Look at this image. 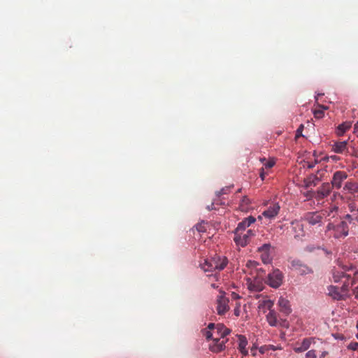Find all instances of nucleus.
<instances>
[{"label": "nucleus", "mask_w": 358, "mask_h": 358, "mask_svg": "<svg viewBox=\"0 0 358 358\" xmlns=\"http://www.w3.org/2000/svg\"><path fill=\"white\" fill-rule=\"evenodd\" d=\"M331 273L334 282H342L343 284L341 288L329 286L328 295L334 300H345L349 296L350 288L358 282V270L350 263L338 260Z\"/></svg>", "instance_id": "obj_1"}, {"label": "nucleus", "mask_w": 358, "mask_h": 358, "mask_svg": "<svg viewBox=\"0 0 358 358\" xmlns=\"http://www.w3.org/2000/svg\"><path fill=\"white\" fill-rule=\"evenodd\" d=\"M349 224L350 223L346 219V215L339 221L329 222L324 231L325 235L336 239L344 238L349 234Z\"/></svg>", "instance_id": "obj_2"}, {"label": "nucleus", "mask_w": 358, "mask_h": 358, "mask_svg": "<svg viewBox=\"0 0 358 358\" xmlns=\"http://www.w3.org/2000/svg\"><path fill=\"white\" fill-rule=\"evenodd\" d=\"M228 264V260L225 257L215 255L210 259H204L203 263L200 264L201 268L205 272H210L213 271H222Z\"/></svg>", "instance_id": "obj_3"}, {"label": "nucleus", "mask_w": 358, "mask_h": 358, "mask_svg": "<svg viewBox=\"0 0 358 358\" xmlns=\"http://www.w3.org/2000/svg\"><path fill=\"white\" fill-rule=\"evenodd\" d=\"M338 210V207L333 206L329 210H324L320 212H308L304 215V220L311 225L320 224L324 218L328 216L334 217Z\"/></svg>", "instance_id": "obj_4"}, {"label": "nucleus", "mask_w": 358, "mask_h": 358, "mask_svg": "<svg viewBox=\"0 0 358 358\" xmlns=\"http://www.w3.org/2000/svg\"><path fill=\"white\" fill-rule=\"evenodd\" d=\"M225 292L223 291H220L219 295H217L216 298V311L219 315H224L226 313H227L229 309V299L226 297Z\"/></svg>", "instance_id": "obj_5"}, {"label": "nucleus", "mask_w": 358, "mask_h": 358, "mask_svg": "<svg viewBox=\"0 0 358 358\" xmlns=\"http://www.w3.org/2000/svg\"><path fill=\"white\" fill-rule=\"evenodd\" d=\"M231 331L227 328L223 324H217L213 331H207L205 336L207 340L215 338V337H220L222 339L230 334Z\"/></svg>", "instance_id": "obj_6"}, {"label": "nucleus", "mask_w": 358, "mask_h": 358, "mask_svg": "<svg viewBox=\"0 0 358 358\" xmlns=\"http://www.w3.org/2000/svg\"><path fill=\"white\" fill-rule=\"evenodd\" d=\"M283 274L279 269H274L269 273L266 282L273 288H278L282 283Z\"/></svg>", "instance_id": "obj_7"}, {"label": "nucleus", "mask_w": 358, "mask_h": 358, "mask_svg": "<svg viewBox=\"0 0 358 358\" xmlns=\"http://www.w3.org/2000/svg\"><path fill=\"white\" fill-rule=\"evenodd\" d=\"M254 236L255 233L251 229L248 230L245 233H243V231H234V241L236 245L244 247L249 243L250 238Z\"/></svg>", "instance_id": "obj_8"}, {"label": "nucleus", "mask_w": 358, "mask_h": 358, "mask_svg": "<svg viewBox=\"0 0 358 358\" xmlns=\"http://www.w3.org/2000/svg\"><path fill=\"white\" fill-rule=\"evenodd\" d=\"M348 175L345 171H337L332 177L330 185L333 188L339 189L342 187L343 182L347 179Z\"/></svg>", "instance_id": "obj_9"}, {"label": "nucleus", "mask_w": 358, "mask_h": 358, "mask_svg": "<svg viewBox=\"0 0 358 358\" xmlns=\"http://www.w3.org/2000/svg\"><path fill=\"white\" fill-rule=\"evenodd\" d=\"M210 340H212V343L209 345V350L214 353L223 351L226 348L225 343L228 341L227 338L222 339L220 337H215Z\"/></svg>", "instance_id": "obj_10"}, {"label": "nucleus", "mask_w": 358, "mask_h": 358, "mask_svg": "<svg viewBox=\"0 0 358 358\" xmlns=\"http://www.w3.org/2000/svg\"><path fill=\"white\" fill-rule=\"evenodd\" d=\"M332 189L330 183L324 182L316 192H313V196L318 201L323 199L329 195Z\"/></svg>", "instance_id": "obj_11"}, {"label": "nucleus", "mask_w": 358, "mask_h": 358, "mask_svg": "<svg viewBox=\"0 0 358 358\" xmlns=\"http://www.w3.org/2000/svg\"><path fill=\"white\" fill-rule=\"evenodd\" d=\"M313 342V338H305L302 340L301 342H296L294 344L293 350L296 353L303 352L310 348L311 344Z\"/></svg>", "instance_id": "obj_12"}, {"label": "nucleus", "mask_w": 358, "mask_h": 358, "mask_svg": "<svg viewBox=\"0 0 358 358\" xmlns=\"http://www.w3.org/2000/svg\"><path fill=\"white\" fill-rule=\"evenodd\" d=\"M280 206L278 203H271L266 210H265L262 215L268 219L274 218L278 213Z\"/></svg>", "instance_id": "obj_13"}, {"label": "nucleus", "mask_w": 358, "mask_h": 358, "mask_svg": "<svg viewBox=\"0 0 358 358\" xmlns=\"http://www.w3.org/2000/svg\"><path fill=\"white\" fill-rule=\"evenodd\" d=\"M292 266L301 275H306L313 272L308 266L302 264L299 260H293L292 262Z\"/></svg>", "instance_id": "obj_14"}, {"label": "nucleus", "mask_w": 358, "mask_h": 358, "mask_svg": "<svg viewBox=\"0 0 358 358\" xmlns=\"http://www.w3.org/2000/svg\"><path fill=\"white\" fill-rule=\"evenodd\" d=\"M348 208L350 209V214L346 215V219H348L350 224H352V221L358 222V203L351 202L348 204Z\"/></svg>", "instance_id": "obj_15"}, {"label": "nucleus", "mask_w": 358, "mask_h": 358, "mask_svg": "<svg viewBox=\"0 0 358 358\" xmlns=\"http://www.w3.org/2000/svg\"><path fill=\"white\" fill-rule=\"evenodd\" d=\"M256 219L252 216H249L245 218L242 222H239L235 231L241 232L244 231L245 229L250 227L255 222Z\"/></svg>", "instance_id": "obj_16"}, {"label": "nucleus", "mask_w": 358, "mask_h": 358, "mask_svg": "<svg viewBox=\"0 0 358 358\" xmlns=\"http://www.w3.org/2000/svg\"><path fill=\"white\" fill-rule=\"evenodd\" d=\"M278 303L280 312L283 313L286 315L291 313L292 310L290 308L289 301L287 299L283 297H280Z\"/></svg>", "instance_id": "obj_17"}, {"label": "nucleus", "mask_w": 358, "mask_h": 358, "mask_svg": "<svg viewBox=\"0 0 358 358\" xmlns=\"http://www.w3.org/2000/svg\"><path fill=\"white\" fill-rule=\"evenodd\" d=\"M238 350L243 355L246 356L248 355V351L246 349L248 345V340L245 336L238 335Z\"/></svg>", "instance_id": "obj_18"}, {"label": "nucleus", "mask_w": 358, "mask_h": 358, "mask_svg": "<svg viewBox=\"0 0 358 358\" xmlns=\"http://www.w3.org/2000/svg\"><path fill=\"white\" fill-rule=\"evenodd\" d=\"M347 141L336 142L332 145V150L338 154H343L348 152Z\"/></svg>", "instance_id": "obj_19"}, {"label": "nucleus", "mask_w": 358, "mask_h": 358, "mask_svg": "<svg viewBox=\"0 0 358 358\" xmlns=\"http://www.w3.org/2000/svg\"><path fill=\"white\" fill-rule=\"evenodd\" d=\"M292 229L295 233L294 237L296 238H299L304 235L303 231V226L299 222H292Z\"/></svg>", "instance_id": "obj_20"}, {"label": "nucleus", "mask_w": 358, "mask_h": 358, "mask_svg": "<svg viewBox=\"0 0 358 358\" xmlns=\"http://www.w3.org/2000/svg\"><path fill=\"white\" fill-rule=\"evenodd\" d=\"M274 305V303L273 301L270 299H266L259 303V308L262 310L264 313H266V310H274L273 309V306Z\"/></svg>", "instance_id": "obj_21"}, {"label": "nucleus", "mask_w": 358, "mask_h": 358, "mask_svg": "<svg viewBox=\"0 0 358 358\" xmlns=\"http://www.w3.org/2000/svg\"><path fill=\"white\" fill-rule=\"evenodd\" d=\"M266 320L270 326L275 327L278 324L277 313L275 310H271L266 315Z\"/></svg>", "instance_id": "obj_22"}, {"label": "nucleus", "mask_w": 358, "mask_h": 358, "mask_svg": "<svg viewBox=\"0 0 358 358\" xmlns=\"http://www.w3.org/2000/svg\"><path fill=\"white\" fill-rule=\"evenodd\" d=\"M352 126L351 122H345L341 124H339L337 127L336 134L338 136H341L344 134V133L348 131Z\"/></svg>", "instance_id": "obj_23"}, {"label": "nucleus", "mask_w": 358, "mask_h": 358, "mask_svg": "<svg viewBox=\"0 0 358 358\" xmlns=\"http://www.w3.org/2000/svg\"><path fill=\"white\" fill-rule=\"evenodd\" d=\"M318 178L317 176L313 175L309 178H306L304 180L306 187H310L311 186H315L317 185V182L318 181Z\"/></svg>", "instance_id": "obj_24"}, {"label": "nucleus", "mask_w": 358, "mask_h": 358, "mask_svg": "<svg viewBox=\"0 0 358 358\" xmlns=\"http://www.w3.org/2000/svg\"><path fill=\"white\" fill-rule=\"evenodd\" d=\"M263 285L259 281L255 280L249 285V289L251 291L260 292L263 289Z\"/></svg>", "instance_id": "obj_25"}, {"label": "nucleus", "mask_w": 358, "mask_h": 358, "mask_svg": "<svg viewBox=\"0 0 358 358\" xmlns=\"http://www.w3.org/2000/svg\"><path fill=\"white\" fill-rule=\"evenodd\" d=\"M343 189L351 192H357V183L348 181L345 184Z\"/></svg>", "instance_id": "obj_26"}, {"label": "nucleus", "mask_w": 358, "mask_h": 358, "mask_svg": "<svg viewBox=\"0 0 358 358\" xmlns=\"http://www.w3.org/2000/svg\"><path fill=\"white\" fill-rule=\"evenodd\" d=\"M261 161L263 162L264 169H271L274 164L275 162L272 159L266 161L265 158L261 159Z\"/></svg>", "instance_id": "obj_27"}, {"label": "nucleus", "mask_w": 358, "mask_h": 358, "mask_svg": "<svg viewBox=\"0 0 358 358\" xmlns=\"http://www.w3.org/2000/svg\"><path fill=\"white\" fill-rule=\"evenodd\" d=\"M206 223L202 222L196 225V229L199 232H205L206 231V228L205 227Z\"/></svg>", "instance_id": "obj_28"}, {"label": "nucleus", "mask_w": 358, "mask_h": 358, "mask_svg": "<svg viewBox=\"0 0 358 358\" xmlns=\"http://www.w3.org/2000/svg\"><path fill=\"white\" fill-rule=\"evenodd\" d=\"M270 248H271V245L268 243H265L259 248V251H261V252H263L265 253H268Z\"/></svg>", "instance_id": "obj_29"}, {"label": "nucleus", "mask_w": 358, "mask_h": 358, "mask_svg": "<svg viewBox=\"0 0 358 358\" xmlns=\"http://www.w3.org/2000/svg\"><path fill=\"white\" fill-rule=\"evenodd\" d=\"M305 358H317L315 350H310L306 353Z\"/></svg>", "instance_id": "obj_30"}, {"label": "nucleus", "mask_w": 358, "mask_h": 358, "mask_svg": "<svg viewBox=\"0 0 358 358\" xmlns=\"http://www.w3.org/2000/svg\"><path fill=\"white\" fill-rule=\"evenodd\" d=\"M314 116L315 118H322L324 116L323 110H317L314 112Z\"/></svg>", "instance_id": "obj_31"}, {"label": "nucleus", "mask_w": 358, "mask_h": 358, "mask_svg": "<svg viewBox=\"0 0 358 358\" xmlns=\"http://www.w3.org/2000/svg\"><path fill=\"white\" fill-rule=\"evenodd\" d=\"M348 348L352 350H358V343H357V342L350 343L348 345Z\"/></svg>", "instance_id": "obj_32"}, {"label": "nucleus", "mask_w": 358, "mask_h": 358, "mask_svg": "<svg viewBox=\"0 0 358 358\" xmlns=\"http://www.w3.org/2000/svg\"><path fill=\"white\" fill-rule=\"evenodd\" d=\"M262 259L264 262V263H265V264L268 263V261H269V255H268V253L264 252L262 255Z\"/></svg>", "instance_id": "obj_33"}, {"label": "nucleus", "mask_w": 358, "mask_h": 358, "mask_svg": "<svg viewBox=\"0 0 358 358\" xmlns=\"http://www.w3.org/2000/svg\"><path fill=\"white\" fill-rule=\"evenodd\" d=\"M303 129V125L301 124L296 130V137L299 138L302 136V131Z\"/></svg>", "instance_id": "obj_34"}, {"label": "nucleus", "mask_w": 358, "mask_h": 358, "mask_svg": "<svg viewBox=\"0 0 358 358\" xmlns=\"http://www.w3.org/2000/svg\"><path fill=\"white\" fill-rule=\"evenodd\" d=\"M267 175V173L264 171V167H262L260 170L259 176L262 180H264L265 176Z\"/></svg>", "instance_id": "obj_35"}, {"label": "nucleus", "mask_w": 358, "mask_h": 358, "mask_svg": "<svg viewBox=\"0 0 358 358\" xmlns=\"http://www.w3.org/2000/svg\"><path fill=\"white\" fill-rule=\"evenodd\" d=\"M250 203V199L247 196H243L241 201V206L248 205Z\"/></svg>", "instance_id": "obj_36"}, {"label": "nucleus", "mask_w": 358, "mask_h": 358, "mask_svg": "<svg viewBox=\"0 0 358 358\" xmlns=\"http://www.w3.org/2000/svg\"><path fill=\"white\" fill-rule=\"evenodd\" d=\"M316 163H317V161H315V162H308L307 163L308 169H313L315 166Z\"/></svg>", "instance_id": "obj_37"}, {"label": "nucleus", "mask_w": 358, "mask_h": 358, "mask_svg": "<svg viewBox=\"0 0 358 358\" xmlns=\"http://www.w3.org/2000/svg\"><path fill=\"white\" fill-rule=\"evenodd\" d=\"M353 294L355 297L358 299V285L353 289Z\"/></svg>", "instance_id": "obj_38"}, {"label": "nucleus", "mask_w": 358, "mask_h": 358, "mask_svg": "<svg viewBox=\"0 0 358 358\" xmlns=\"http://www.w3.org/2000/svg\"><path fill=\"white\" fill-rule=\"evenodd\" d=\"M216 327V325L213 323H210L208 326V329L210 330V331H213L214 329V328Z\"/></svg>", "instance_id": "obj_39"}, {"label": "nucleus", "mask_w": 358, "mask_h": 358, "mask_svg": "<svg viewBox=\"0 0 358 358\" xmlns=\"http://www.w3.org/2000/svg\"><path fill=\"white\" fill-rule=\"evenodd\" d=\"M234 315H235L236 316H237V317H238V316H239V315H240V309H239V308H238V307H237V308H236L234 309Z\"/></svg>", "instance_id": "obj_40"}, {"label": "nucleus", "mask_w": 358, "mask_h": 358, "mask_svg": "<svg viewBox=\"0 0 358 358\" xmlns=\"http://www.w3.org/2000/svg\"><path fill=\"white\" fill-rule=\"evenodd\" d=\"M328 355V352L327 351H323L322 352L320 356V358H324L327 355Z\"/></svg>", "instance_id": "obj_41"}, {"label": "nucleus", "mask_w": 358, "mask_h": 358, "mask_svg": "<svg viewBox=\"0 0 358 358\" xmlns=\"http://www.w3.org/2000/svg\"><path fill=\"white\" fill-rule=\"evenodd\" d=\"M354 129H355V132H357L358 131V121L357 122V123L355 124V127H354Z\"/></svg>", "instance_id": "obj_42"}, {"label": "nucleus", "mask_w": 358, "mask_h": 358, "mask_svg": "<svg viewBox=\"0 0 358 358\" xmlns=\"http://www.w3.org/2000/svg\"><path fill=\"white\" fill-rule=\"evenodd\" d=\"M226 191L227 189H222L221 191L219 192L218 195H220V194H225L226 193Z\"/></svg>", "instance_id": "obj_43"}, {"label": "nucleus", "mask_w": 358, "mask_h": 358, "mask_svg": "<svg viewBox=\"0 0 358 358\" xmlns=\"http://www.w3.org/2000/svg\"><path fill=\"white\" fill-rule=\"evenodd\" d=\"M251 352L253 355H255V352H256V348H251Z\"/></svg>", "instance_id": "obj_44"}, {"label": "nucleus", "mask_w": 358, "mask_h": 358, "mask_svg": "<svg viewBox=\"0 0 358 358\" xmlns=\"http://www.w3.org/2000/svg\"><path fill=\"white\" fill-rule=\"evenodd\" d=\"M211 287H213L214 289H217V288H218V285H216L215 283H212L211 284Z\"/></svg>", "instance_id": "obj_45"}, {"label": "nucleus", "mask_w": 358, "mask_h": 358, "mask_svg": "<svg viewBox=\"0 0 358 358\" xmlns=\"http://www.w3.org/2000/svg\"><path fill=\"white\" fill-rule=\"evenodd\" d=\"M331 157L334 160H336V159H338V157L337 156H336V155H334V156H331Z\"/></svg>", "instance_id": "obj_46"}, {"label": "nucleus", "mask_w": 358, "mask_h": 358, "mask_svg": "<svg viewBox=\"0 0 358 358\" xmlns=\"http://www.w3.org/2000/svg\"><path fill=\"white\" fill-rule=\"evenodd\" d=\"M233 295L234 298H239L238 295L235 293H233Z\"/></svg>", "instance_id": "obj_47"}, {"label": "nucleus", "mask_w": 358, "mask_h": 358, "mask_svg": "<svg viewBox=\"0 0 358 358\" xmlns=\"http://www.w3.org/2000/svg\"><path fill=\"white\" fill-rule=\"evenodd\" d=\"M208 209L209 210H211V209H212V208H211V206H208Z\"/></svg>", "instance_id": "obj_48"}, {"label": "nucleus", "mask_w": 358, "mask_h": 358, "mask_svg": "<svg viewBox=\"0 0 358 358\" xmlns=\"http://www.w3.org/2000/svg\"><path fill=\"white\" fill-rule=\"evenodd\" d=\"M208 209L209 210H211V209H212V208H211V206H208Z\"/></svg>", "instance_id": "obj_49"}, {"label": "nucleus", "mask_w": 358, "mask_h": 358, "mask_svg": "<svg viewBox=\"0 0 358 358\" xmlns=\"http://www.w3.org/2000/svg\"><path fill=\"white\" fill-rule=\"evenodd\" d=\"M213 278H217V275H213Z\"/></svg>", "instance_id": "obj_50"}, {"label": "nucleus", "mask_w": 358, "mask_h": 358, "mask_svg": "<svg viewBox=\"0 0 358 358\" xmlns=\"http://www.w3.org/2000/svg\"><path fill=\"white\" fill-rule=\"evenodd\" d=\"M357 192H358V183H357Z\"/></svg>", "instance_id": "obj_51"}, {"label": "nucleus", "mask_w": 358, "mask_h": 358, "mask_svg": "<svg viewBox=\"0 0 358 358\" xmlns=\"http://www.w3.org/2000/svg\"><path fill=\"white\" fill-rule=\"evenodd\" d=\"M357 339H358V334H357Z\"/></svg>", "instance_id": "obj_52"}]
</instances>
